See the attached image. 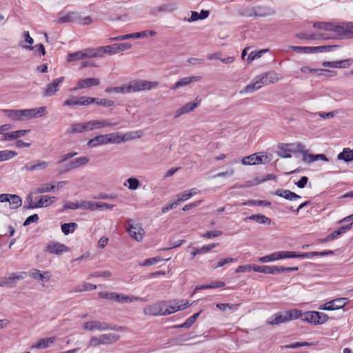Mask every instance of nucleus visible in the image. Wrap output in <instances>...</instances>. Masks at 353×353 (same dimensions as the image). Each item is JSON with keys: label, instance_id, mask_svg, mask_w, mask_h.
Listing matches in <instances>:
<instances>
[{"label": "nucleus", "instance_id": "3c124183", "mask_svg": "<svg viewBox=\"0 0 353 353\" xmlns=\"http://www.w3.org/2000/svg\"><path fill=\"white\" fill-rule=\"evenodd\" d=\"M95 101V98L90 97L83 96L77 97L78 105H88L91 103H94Z\"/></svg>", "mask_w": 353, "mask_h": 353}, {"label": "nucleus", "instance_id": "79ce46f5", "mask_svg": "<svg viewBox=\"0 0 353 353\" xmlns=\"http://www.w3.org/2000/svg\"><path fill=\"white\" fill-rule=\"evenodd\" d=\"M55 185L52 183H46L35 189L34 194H43L53 191L55 188Z\"/></svg>", "mask_w": 353, "mask_h": 353}, {"label": "nucleus", "instance_id": "f03ea898", "mask_svg": "<svg viewBox=\"0 0 353 353\" xmlns=\"http://www.w3.org/2000/svg\"><path fill=\"white\" fill-rule=\"evenodd\" d=\"M77 154V152H71L62 155L60 159L58 161L59 164H61L59 168V172L60 174L66 173L72 170L79 168L80 167L85 165L90 161L87 157H81L71 160L70 161L63 163L68 160L72 159Z\"/></svg>", "mask_w": 353, "mask_h": 353}, {"label": "nucleus", "instance_id": "5fc2aeb1", "mask_svg": "<svg viewBox=\"0 0 353 353\" xmlns=\"http://www.w3.org/2000/svg\"><path fill=\"white\" fill-rule=\"evenodd\" d=\"M99 297L109 300H117L118 294L116 292H101L99 293Z\"/></svg>", "mask_w": 353, "mask_h": 353}, {"label": "nucleus", "instance_id": "4be33fe9", "mask_svg": "<svg viewBox=\"0 0 353 353\" xmlns=\"http://www.w3.org/2000/svg\"><path fill=\"white\" fill-rule=\"evenodd\" d=\"M259 83L263 85H268L278 81L276 74L274 72H268L256 77Z\"/></svg>", "mask_w": 353, "mask_h": 353}, {"label": "nucleus", "instance_id": "69168bd1", "mask_svg": "<svg viewBox=\"0 0 353 353\" xmlns=\"http://www.w3.org/2000/svg\"><path fill=\"white\" fill-rule=\"evenodd\" d=\"M30 276L32 278L39 280V281H43L45 279V276L43 274L40 272V271L37 269H33L30 272Z\"/></svg>", "mask_w": 353, "mask_h": 353}, {"label": "nucleus", "instance_id": "7c9ffc66", "mask_svg": "<svg viewBox=\"0 0 353 353\" xmlns=\"http://www.w3.org/2000/svg\"><path fill=\"white\" fill-rule=\"evenodd\" d=\"M272 319L268 322L270 325H278L289 321L286 312H279L272 316Z\"/></svg>", "mask_w": 353, "mask_h": 353}, {"label": "nucleus", "instance_id": "dca6fc26", "mask_svg": "<svg viewBox=\"0 0 353 353\" xmlns=\"http://www.w3.org/2000/svg\"><path fill=\"white\" fill-rule=\"evenodd\" d=\"M70 248L65 245L54 241H50L46 245L45 250V251L48 253L57 255L68 252Z\"/></svg>", "mask_w": 353, "mask_h": 353}, {"label": "nucleus", "instance_id": "603ef678", "mask_svg": "<svg viewBox=\"0 0 353 353\" xmlns=\"http://www.w3.org/2000/svg\"><path fill=\"white\" fill-rule=\"evenodd\" d=\"M23 48L26 50H32L33 49H36V52H38L39 53L40 56L44 55L46 54L44 46L41 43L36 45L34 46L24 45V46H23Z\"/></svg>", "mask_w": 353, "mask_h": 353}, {"label": "nucleus", "instance_id": "473e14b6", "mask_svg": "<svg viewBox=\"0 0 353 353\" xmlns=\"http://www.w3.org/2000/svg\"><path fill=\"white\" fill-rule=\"evenodd\" d=\"M336 25V24L329 22H314L313 23V27L317 29L335 32Z\"/></svg>", "mask_w": 353, "mask_h": 353}, {"label": "nucleus", "instance_id": "f3484780", "mask_svg": "<svg viewBox=\"0 0 353 353\" xmlns=\"http://www.w3.org/2000/svg\"><path fill=\"white\" fill-rule=\"evenodd\" d=\"M118 123H111L108 120H91L86 122L87 131H91L95 129H100L108 127H112L117 125Z\"/></svg>", "mask_w": 353, "mask_h": 353}, {"label": "nucleus", "instance_id": "052dcab7", "mask_svg": "<svg viewBox=\"0 0 353 353\" xmlns=\"http://www.w3.org/2000/svg\"><path fill=\"white\" fill-rule=\"evenodd\" d=\"M222 233L223 232L221 230H212L201 234V237L207 239H213L214 237L221 235Z\"/></svg>", "mask_w": 353, "mask_h": 353}, {"label": "nucleus", "instance_id": "393cba45", "mask_svg": "<svg viewBox=\"0 0 353 353\" xmlns=\"http://www.w3.org/2000/svg\"><path fill=\"white\" fill-rule=\"evenodd\" d=\"M275 194L290 201H295L301 198V196L289 190L279 189L275 192Z\"/></svg>", "mask_w": 353, "mask_h": 353}, {"label": "nucleus", "instance_id": "e2e57ef3", "mask_svg": "<svg viewBox=\"0 0 353 353\" xmlns=\"http://www.w3.org/2000/svg\"><path fill=\"white\" fill-rule=\"evenodd\" d=\"M338 46H315L316 53L317 52H324L327 51H332L334 49L336 48Z\"/></svg>", "mask_w": 353, "mask_h": 353}, {"label": "nucleus", "instance_id": "b1692460", "mask_svg": "<svg viewBox=\"0 0 353 353\" xmlns=\"http://www.w3.org/2000/svg\"><path fill=\"white\" fill-rule=\"evenodd\" d=\"M28 132H30V130H20L13 131L11 132H8V133L5 134L4 136H3L1 138L0 141H6L17 139L18 138L26 135Z\"/></svg>", "mask_w": 353, "mask_h": 353}, {"label": "nucleus", "instance_id": "49530a36", "mask_svg": "<svg viewBox=\"0 0 353 353\" xmlns=\"http://www.w3.org/2000/svg\"><path fill=\"white\" fill-rule=\"evenodd\" d=\"M17 153L12 150H2L0 151V162L9 160L16 157Z\"/></svg>", "mask_w": 353, "mask_h": 353}, {"label": "nucleus", "instance_id": "a211bd4d", "mask_svg": "<svg viewBox=\"0 0 353 353\" xmlns=\"http://www.w3.org/2000/svg\"><path fill=\"white\" fill-rule=\"evenodd\" d=\"M50 165V163L42 160H35L22 167V170L32 172L34 170H45Z\"/></svg>", "mask_w": 353, "mask_h": 353}, {"label": "nucleus", "instance_id": "4c0bfd02", "mask_svg": "<svg viewBox=\"0 0 353 353\" xmlns=\"http://www.w3.org/2000/svg\"><path fill=\"white\" fill-rule=\"evenodd\" d=\"M82 51L85 54V58L102 57V54H103V50H99V47L97 49L87 48Z\"/></svg>", "mask_w": 353, "mask_h": 353}, {"label": "nucleus", "instance_id": "58836bf2", "mask_svg": "<svg viewBox=\"0 0 353 353\" xmlns=\"http://www.w3.org/2000/svg\"><path fill=\"white\" fill-rule=\"evenodd\" d=\"M26 272H21L20 274L17 275L15 273H12L8 278H5L3 280L0 281V287L5 286L10 283L12 280H19L25 278Z\"/></svg>", "mask_w": 353, "mask_h": 353}, {"label": "nucleus", "instance_id": "0eeeda50", "mask_svg": "<svg viewBox=\"0 0 353 353\" xmlns=\"http://www.w3.org/2000/svg\"><path fill=\"white\" fill-rule=\"evenodd\" d=\"M178 303H177L175 305H168L165 301H161L157 303V306H159L158 308L159 310L160 316L169 315L170 314L174 313L178 310H184L189 305V303L188 301L184 304L178 305Z\"/></svg>", "mask_w": 353, "mask_h": 353}, {"label": "nucleus", "instance_id": "338daca9", "mask_svg": "<svg viewBox=\"0 0 353 353\" xmlns=\"http://www.w3.org/2000/svg\"><path fill=\"white\" fill-rule=\"evenodd\" d=\"M73 21V18L72 14L68 13L64 16H60L57 19V23H71Z\"/></svg>", "mask_w": 353, "mask_h": 353}, {"label": "nucleus", "instance_id": "4d7b16f0", "mask_svg": "<svg viewBox=\"0 0 353 353\" xmlns=\"http://www.w3.org/2000/svg\"><path fill=\"white\" fill-rule=\"evenodd\" d=\"M157 304H154L151 306H149L145 310V312L148 314L152 316H160L159 310L158 308Z\"/></svg>", "mask_w": 353, "mask_h": 353}, {"label": "nucleus", "instance_id": "0e129e2a", "mask_svg": "<svg viewBox=\"0 0 353 353\" xmlns=\"http://www.w3.org/2000/svg\"><path fill=\"white\" fill-rule=\"evenodd\" d=\"M90 276L92 277H110L112 273L109 270L98 271L90 274Z\"/></svg>", "mask_w": 353, "mask_h": 353}, {"label": "nucleus", "instance_id": "5701e85b", "mask_svg": "<svg viewBox=\"0 0 353 353\" xmlns=\"http://www.w3.org/2000/svg\"><path fill=\"white\" fill-rule=\"evenodd\" d=\"M201 79V77L199 76H192L187 77L181 79L177 82H176L172 87H171L172 90H176L182 86H185L190 84L192 82L198 81Z\"/></svg>", "mask_w": 353, "mask_h": 353}, {"label": "nucleus", "instance_id": "e433bc0d", "mask_svg": "<svg viewBox=\"0 0 353 353\" xmlns=\"http://www.w3.org/2000/svg\"><path fill=\"white\" fill-rule=\"evenodd\" d=\"M250 219L252 221H255L261 224H268L270 225L271 223V220L268 217L265 216V215L259 214H253L250 216H248L245 218V220Z\"/></svg>", "mask_w": 353, "mask_h": 353}, {"label": "nucleus", "instance_id": "cd10ccee", "mask_svg": "<svg viewBox=\"0 0 353 353\" xmlns=\"http://www.w3.org/2000/svg\"><path fill=\"white\" fill-rule=\"evenodd\" d=\"M350 61H353V59H348L336 61H324L322 63V65L324 67L347 68L350 65L348 62Z\"/></svg>", "mask_w": 353, "mask_h": 353}, {"label": "nucleus", "instance_id": "a19ab883", "mask_svg": "<svg viewBox=\"0 0 353 353\" xmlns=\"http://www.w3.org/2000/svg\"><path fill=\"white\" fill-rule=\"evenodd\" d=\"M290 48L298 53H316L315 46H290Z\"/></svg>", "mask_w": 353, "mask_h": 353}, {"label": "nucleus", "instance_id": "bb28decb", "mask_svg": "<svg viewBox=\"0 0 353 353\" xmlns=\"http://www.w3.org/2000/svg\"><path fill=\"white\" fill-rule=\"evenodd\" d=\"M108 144V134L96 136L88 141L87 145L90 147H97L100 145Z\"/></svg>", "mask_w": 353, "mask_h": 353}, {"label": "nucleus", "instance_id": "f8f14e48", "mask_svg": "<svg viewBox=\"0 0 353 353\" xmlns=\"http://www.w3.org/2000/svg\"><path fill=\"white\" fill-rule=\"evenodd\" d=\"M127 222L128 226L126 227V229L130 236L137 241H142L145 234L144 230L138 225H134L133 223H132V220L131 219H128Z\"/></svg>", "mask_w": 353, "mask_h": 353}, {"label": "nucleus", "instance_id": "ddd939ff", "mask_svg": "<svg viewBox=\"0 0 353 353\" xmlns=\"http://www.w3.org/2000/svg\"><path fill=\"white\" fill-rule=\"evenodd\" d=\"M140 132H129L125 134H121L119 132H112L108 134V143H120L125 141L134 139L136 137L132 136L134 134L139 133Z\"/></svg>", "mask_w": 353, "mask_h": 353}, {"label": "nucleus", "instance_id": "6e6552de", "mask_svg": "<svg viewBox=\"0 0 353 353\" xmlns=\"http://www.w3.org/2000/svg\"><path fill=\"white\" fill-rule=\"evenodd\" d=\"M274 13V10L269 7L256 6L249 8L243 14L247 17H265Z\"/></svg>", "mask_w": 353, "mask_h": 353}, {"label": "nucleus", "instance_id": "72a5a7b5", "mask_svg": "<svg viewBox=\"0 0 353 353\" xmlns=\"http://www.w3.org/2000/svg\"><path fill=\"white\" fill-rule=\"evenodd\" d=\"M69 133H81L87 132L86 122L77 123L71 125L70 128L67 130Z\"/></svg>", "mask_w": 353, "mask_h": 353}, {"label": "nucleus", "instance_id": "c85d7f7f", "mask_svg": "<svg viewBox=\"0 0 353 353\" xmlns=\"http://www.w3.org/2000/svg\"><path fill=\"white\" fill-rule=\"evenodd\" d=\"M3 112L12 120H24L23 110H3Z\"/></svg>", "mask_w": 353, "mask_h": 353}, {"label": "nucleus", "instance_id": "f704fd0d", "mask_svg": "<svg viewBox=\"0 0 353 353\" xmlns=\"http://www.w3.org/2000/svg\"><path fill=\"white\" fill-rule=\"evenodd\" d=\"M322 160L324 161H328V159L327 157L323 154H308L305 155L303 158V161L307 162V163H312L316 161Z\"/></svg>", "mask_w": 353, "mask_h": 353}, {"label": "nucleus", "instance_id": "6e6d98bb", "mask_svg": "<svg viewBox=\"0 0 353 353\" xmlns=\"http://www.w3.org/2000/svg\"><path fill=\"white\" fill-rule=\"evenodd\" d=\"M95 103L104 107H112L114 105V102L112 100L98 98H95Z\"/></svg>", "mask_w": 353, "mask_h": 353}, {"label": "nucleus", "instance_id": "412c9836", "mask_svg": "<svg viewBox=\"0 0 353 353\" xmlns=\"http://www.w3.org/2000/svg\"><path fill=\"white\" fill-rule=\"evenodd\" d=\"M46 113V107L23 110L24 120L41 117L45 115Z\"/></svg>", "mask_w": 353, "mask_h": 353}, {"label": "nucleus", "instance_id": "6ab92c4d", "mask_svg": "<svg viewBox=\"0 0 353 353\" xmlns=\"http://www.w3.org/2000/svg\"><path fill=\"white\" fill-rule=\"evenodd\" d=\"M64 80V77H61L54 79L52 83L47 85L46 88L44 90V97H51L54 95L58 91V86Z\"/></svg>", "mask_w": 353, "mask_h": 353}, {"label": "nucleus", "instance_id": "13d9d810", "mask_svg": "<svg viewBox=\"0 0 353 353\" xmlns=\"http://www.w3.org/2000/svg\"><path fill=\"white\" fill-rule=\"evenodd\" d=\"M176 196L178 199L176 201L177 202L178 204H179L181 202H183L190 199L192 196H193V194L188 193L187 191H185L183 193L178 194Z\"/></svg>", "mask_w": 353, "mask_h": 353}, {"label": "nucleus", "instance_id": "39448f33", "mask_svg": "<svg viewBox=\"0 0 353 353\" xmlns=\"http://www.w3.org/2000/svg\"><path fill=\"white\" fill-rule=\"evenodd\" d=\"M297 267L285 268L283 266H269V265H256V268L254 269V272H261L264 274H277L283 272H288L296 271Z\"/></svg>", "mask_w": 353, "mask_h": 353}, {"label": "nucleus", "instance_id": "9b49d317", "mask_svg": "<svg viewBox=\"0 0 353 353\" xmlns=\"http://www.w3.org/2000/svg\"><path fill=\"white\" fill-rule=\"evenodd\" d=\"M177 3L174 2H168L159 6L151 8L150 9V14L154 17H157L160 13H168L174 12L177 10Z\"/></svg>", "mask_w": 353, "mask_h": 353}, {"label": "nucleus", "instance_id": "c03bdc74", "mask_svg": "<svg viewBox=\"0 0 353 353\" xmlns=\"http://www.w3.org/2000/svg\"><path fill=\"white\" fill-rule=\"evenodd\" d=\"M77 228V224L76 223H65L61 225L62 232L65 235L74 232Z\"/></svg>", "mask_w": 353, "mask_h": 353}, {"label": "nucleus", "instance_id": "de8ad7c7", "mask_svg": "<svg viewBox=\"0 0 353 353\" xmlns=\"http://www.w3.org/2000/svg\"><path fill=\"white\" fill-rule=\"evenodd\" d=\"M85 59V54L82 50L77 51L73 53H70L68 55L67 61L68 62L79 61Z\"/></svg>", "mask_w": 353, "mask_h": 353}, {"label": "nucleus", "instance_id": "680f3d73", "mask_svg": "<svg viewBox=\"0 0 353 353\" xmlns=\"http://www.w3.org/2000/svg\"><path fill=\"white\" fill-rule=\"evenodd\" d=\"M256 265H239L235 270L236 273L239 272H250L251 270L254 271V269L256 268Z\"/></svg>", "mask_w": 353, "mask_h": 353}, {"label": "nucleus", "instance_id": "37998d69", "mask_svg": "<svg viewBox=\"0 0 353 353\" xmlns=\"http://www.w3.org/2000/svg\"><path fill=\"white\" fill-rule=\"evenodd\" d=\"M8 202L10 203L11 209H17L22 204V200L21 197L17 194H10V200Z\"/></svg>", "mask_w": 353, "mask_h": 353}, {"label": "nucleus", "instance_id": "2eb2a0df", "mask_svg": "<svg viewBox=\"0 0 353 353\" xmlns=\"http://www.w3.org/2000/svg\"><path fill=\"white\" fill-rule=\"evenodd\" d=\"M348 303L347 298H338L319 307L320 310H335L343 308Z\"/></svg>", "mask_w": 353, "mask_h": 353}, {"label": "nucleus", "instance_id": "c756f323", "mask_svg": "<svg viewBox=\"0 0 353 353\" xmlns=\"http://www.w3.org/2000/svg\"><path fill=\"white\" fill-rule=\"evenodd\" d=\"M57 340L56 336L41 339L37 343L32 345V348L44 349L49 347L50 344L54 343Z\"/></svg>", "mask_w": 353, "mask_h": 353}, {"label": "nucleus", "instance_id": "9d476101", "mask_svg": "<svg viewBox=\"0 0 353 353\" xmlns=\"http://www.w3.org/2000/svg\"><path fill=\"white\" fill-rule=\"evenodd\" d=\"M131 48L132 45L130 43H121L99 47V50H103V53L112 55L130 49Z\"/></svg>", "mask_w": 353, "mask_h": 353}, {"label": "nucleus", "instance_id": "a878e982", "mask_svg": "<svg viewBox=\"0 0 353 353\" xmlns=\"http://www.w3.org/2000/svg\"><path fill=\"white\" fill-rule=\"evenodd\" d=\"M56 199L57 198L55 196L43 195L38 198V201L34 206H37V208L48 207L52 205L56 201Z\"/></svg>", "mask_w": 353, "mask_h": 353}, {"label": "nucleus", "instance_id": "8fccbe9b", "mask_svg": "<svg viewBox=\"0 0 353 353\" xmlns=\"http://www.w3.org/2000/svg\"><path fill=\"white\" fill-rule=\"evenodd\" d=\"M80 208L84 210H97V203L93 201H81L79 203Z\"/></svg>", "mask_w": 353, "mask_h": 353}, {"label": "nucleus", "instance_id": "1a4fd4ad", "mask_svg": "<svg viewBox=\"0 0 353 353\" xmlns=\"http://www.w3.org/2000/svg\"><path fill=\"white\" fill-rule=\"evenodd\" d=\"M335 33L336 35L346 39L353 38V22H343L336 24Z\"/></svg>", "mask_w": 353, "mask_h": 353}, {"label": "nucleus", "instance_id": "20e7f679", "mask_svg": "<svg viewBox=\"0 0 353 353\" xmlns=\"http://www.w3.org/2000/svg\"><path fill=\"white\" fill-rule=\"evenodd\" d=\"M328 319V316L323 312L316 311H308L303 313L302 321L314 324L319 325L325 323Z\"/></svg>", "mask_w": 353, "mask_h": 353}, {"label": "nucleus", "instance_id": "2f4dec72", "mask_svg": "<svg viewBox=\"0 0 353 353\" xmlns=\"http://www.w3.org/2000/svg\"><path fill=\"white\" fill-rule=\"evenodd\" d=\"M339 160H343L346 163L353 161V150L349 148H344L343 152L339 153L337 156Z\"/></svg>", "mask_w": 353, "mask_h": 353}, {"label": "nucleus", "instance_id": "bf43d9fd", "mask_svg": "<svg viewBox=\"0 0 353 353\" xmlns=\"http://www.w3.org/2000/svg\"><path fill=\"white\" fill-rule=\"evenodd\" d=\"M299 38L305 39L308 40H316L322 38V35L321 34H299Z\"/></svg>", "mask_w": 353, "mask_h": 353}, {"label": "nucleus", "instance_id": "aec40b11", "mask_svg": "<svg viewBox=\"0 0 353 353\" xmlns=\"http://www.w3.org/2000/svg\"><path fill=\"white\" fill-rule=\"evenodd\" d=\"M100 84V80L98 78L81 79L78 81L77 87L73 90L84 89L92 86H97Z\"/></svg>", "mask_w": 353, "mask_h": 353}, {"label": "nucleus", "instance_id": "774afa93", "mask_svg": "<svg viewBox=\"0 0 353 353\" xmlns=\"http://www.w3.org/2000/svg\"><path fill=\"white\" fill-rule=\"evenodd\" d=\"M195 321L190 316L186 321L180 325H174L175 328H189L190 327Z\"/></svg>", "mask_w": 353, "mask_h": 353}, {"label": "nucleus", "instance_id": "f257e3e1", "mask_svg": "<svg viewBox=\"0 0 353 353\" xmlns=\"http://www.w3.org/2000/svg\"><path fill=\"white\" fill-rule=\"evenodd\" d=\"M158 82L145 80H133L122 86L110 87L105 90L107 93H132L143 90H149L157 87Z\"/></svg>", "mask_w": 353, "mask_h": 353}, {"label": "nucleus", "instance_id": "09e8293b", "mask_svg": "<svg viewBox=\"0 0 353 353\" xmlns=\"http://www.w3.org/2000/svg\"><path fill=\"white\" fill-rule=\"evenodd\" d=\"M225 286V283L220 281H213L210 285H203L196 288V290L219 288Z\"/></svg>", "mask_w": 353, "mask_h": 353}, {"label": "nucleus", "instance_id": "c9c22d12", "mask_svg": "<svg viewBox=\"0 0 353 353\" xmlns=\"http://www.w3.org/2000/svg\"><path fill=\"white\" fill-rule=\"evenodd\" d=\"M260 83H259L258 80L256 79V78L255 77L254 79L253 80V82L251 83L250 84L246 85L243 90H242L240 93L241 94H243V93H252L259 89L261 88V85H259Z\"/></svg>", "mask_w": 353, "mask_h": 353}, {"label": "nucleus", "instance_id": "ea45409f", "mask_svg": "<svg viewBox=\"0 0 353 353\" xmlns=\"http://www.w3.org/2000/svg\"><path fill=\"white\" fill-rule=\"evenodd\" d=\"M241 163L243 165H256L259 163V156L256 154L244 157L241 160Z\"/></svg>", "mask_w": 353, "mask_h": 353}, {"label": "nucleus", "instance_id": "7ed1b4c3", "mask_svg": "<svg viewBox=\"0 0 353 353\" xmlns=\"http://www.w3.org/2000/svg\"><path fill=\"white\" fill-rule=\"evenodd\" d=\"M83 327L84 330L88 331H94V330H99L104 331L108 330H113L116 331H123L125 330V327L121 326H114V327H111L109 325L105 322H101L99 321H92L85 322Z\"/></svg>", "mask_w": 353, "mask_h": 353}, {"label": "nucleus", "instance_id": "423d86ee", "mask_svg": "<svg viewBox=\"0 0 353 353\" xmlns=\"http://www.w3.org/2000/svg\"><path fill=\"white\" fill-rule=\"evenodd\" d=\"M120 336L115 333L101 334L99 336H93L90 340L89 345L95 347L100 344H110L117 341Z\"/></svg>", "mask_w": 353, "mask_h": 353}, {"label": "nucleus", "instance_id": "4468645a", "mask_svg": "<svg viewBox=\"0 0 353 353\" xmlns=\"http://www.w3.org/2000/svg\"><path fill=\"white\" fill-rule=\"evenodd\" d=\"M201 99L198 97L195 98L194 101L189 102L177 109L174 112V118H178L182 114H185L193 111L195 108L201 105Z\"/></svg>", "mask_w": 353, "mask_h": 353}, {"label": "nucleus", "instance_id": "864d4df0", "mask_svg": "<svg viewBox=\"0 0 353 353\" xmlns=\"http://www.w3.org/2000/svg\"><path fill=\"white\" fill-rule=\"evenodd\" d=\"M127 182L128 183V189L131 190H135L140 186V181L134 177L128 179Z\"/></svg>", "mask_w": 353, "mask_h": 353}, {"label": "nucleus", "instance_id": "a18cd8bd", "mask_svg": "<svg viewBox=\"0 0 353 353\" xmlns=\"http://www.w3.org/2000/svg\"><path fill=\"white\" fill-rule=\"evenodd\" d=\"M285 312L289 321L297 319L299 318L302 319L303 317V314H302L301 311L298 309H293Z\"/></svg>", "mask_w": 353, "mask_h": 353}]
</instances>
